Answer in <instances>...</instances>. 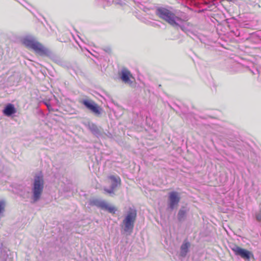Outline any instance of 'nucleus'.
I'll return each instance as SVG.
<instances>
[{"label":"nucleus","mask_w":261,"mask_h":261,"mask_svg":"<svg viewBox=\"0 0 261 261\" xmlns=\"http://www.w3.org/2000/svg\"><path fill=\"white\" fill-rule=\"evenodd\" d=\"M180 197L176 192L169 193L168 198V208L172 211L178 204L180 201Z\"/></svg>","instance_id":"nucleus-7"},{"label":"nucleus","mask_w":261,"mask_h":261,"mask_svg":"<svg viewBox=\"0 0 261 261\" xmlns=\"http://www.w3.org/2000/svg\"><path fill=\"white\" fill-rule=\"evenodd\" d=\"M16 112L14 106L12 103L7 104L3 110V114L8 117H10Z\"/></svg>","instance_id":"nucleus-13"},{"label":"nucleus","mask_w":261,"mask_h":261,"mask_svg":"<svg viewBox=\"0 0 261 261\" xmlns=\"http://www.w3.org/2000/svg\"><path fill=\"white\" fill-rule=\"evenodd\" d=\"M85 125L93 135L97 138H103V132L101 127H98L95 123L91 122H88Z\"/></svg>","instance_id":"nucleus-8"},{"label":"nucleus","mask_w":261,"mask_h":261,"mask_svg":"<svg viewBox=\"0 0 261 261\" xmlns=\"http://www.w3.org/2000/svg\"><path fill=\"white\" fill-rule=\"evenodd\" d=\"M105 51H107V52L109 53L110 51V48H107V49H106Z\"/></svg>","instance_id":"nucleus-22"},{"label":"nucleus","mask_w":261,"mask_h":261,"mask_svg":"<svg viewBox=\"0 0 261 261\" xmlns=\"http://www.w3.org/2000/svg\"><path fill=\"white\" fill-rule=\"evenodd\" d=\"M33 50L40 56H48L50 54V51L39 42H37Z\"/></svg>","instance_id":"nucleus-11"},{"label":"nucleus","mask_w":261,"mask_h":261,"mask_svg":"<svg viewBox=\"0 0 261 261\" xmlns=\"http://www.w3.org/2000/svg\"><path fill=\"white\" fill-rule=\"evenodd\" d=\"M31 186V202L35 203L40 199L44 187V178L41 172L35 175Z\"/></svg>","instance_id":"nucleus-1"},{"label":"nucleus","mask_w":261,"mask_h":261,"mask_svg":"<svg viewBox=\"0 0 261 261\" xmlns=\"http://www.w3.org/2000/svg\"><path fill=\"white\" fill-rule=\"evenodd\" d=\"M116 188H113V187L111 186L110 189H104V190L109 194H114V190Z\"/></svg>","instance_id":"nucleus-16"},{"label":"nucleus","mask_w":261,"mask_h":261,"mask_svg":"<svg viewBox=\"0 0 261 261\" xmlns=\"http://www.w3.org/2000/svg\"><path fill=\"white\" fill-rule=\"evenodd\" d=\"M136 218V210L130 207L122 221L124 225L123 230L125 232H128L129 234L132 232Z\"/></svg>","instance_id":"nucleus-3"},{"label":"nucleus","mask_w":261,"mask_h":261,"mask_svg":"<svg viewBox=\"0 0 261 261\" xmlns=\"http://www.w3.org/2000/svg\"><path fill=\"white\" fill-rule=\"evenodd\" d=\"M108 178L111 180V186L113 188H116L121 184V179L118 176L111 175L108 176Z\"/></svg>","instance_id":"nucleus-14"},{"label":"nucleus","mask_w":261,"mask_h":261,"mask_svg":"<svg viewBox=\"0 0 261 261\" xmlns=\"http://www.w3.org/2000/svg\"><path fill=\"white\" fill-rule=\"evenodd\" d=\"M230 248L236 255L239 256L244 259L249 260L251 257H253V254L251 251L242 248L236 244L230 246Z\"/></svg>","instance_id":"nucleus-5"},{"label":"nucleus","mask_w":261,"mask_h":261,"mask_svg":"<svg viewBox=\"0 0 261 261\" xmlns=\"http://www.w3.org/2000/svg\"><path fill=\"white\" fill-rule=\"evenodd\" d=\"M155 14L172 27L179 25L176 21L179 20V18L170 9L163 7H158L155 10Z\"/></svg>","instance_id":"nucleus-2"},{"label":"nucleus","mask_w":261,"mask_h":261,"mask_svg":"<svg viewBox=\"0 0 261 261\" xmlns=\"http://www.w3.org/2000/svg\"><path fill=\"white\" fill-rule=\"evenodd\" d=\"M81 103L89 110L96 116L101 114L102 110L94 101L88 99H83Z\"/></svg>","instance_id":"nucleus-6"},{"label":"nucleus","mask_w":261,"mask_h":261,"mask_svg":"<svg viewBox=\"0 0 261 261\" xmlns=\"http://www.w3.org/2000/svg\"><path fill=\"white\" fill-rule=\"evenodd\" d=\"M191 246L190 243L187 240H185L183 241L180 248L179 255L182 257H185L189 251V248Z\"/></svg>","instance_id":"nucleus-12"},{"label":"nucleus","mask_w":261,"mask_h":261,"mask_svg":"<svg viewBox=\"0 0 261 261\" xmlns=\"http://www.w3.org/2000/svg\"><path fill=\"white\" fill-rule=\"evenodd\" d=\"M38 42L32 36H26L21 39V42L23 45L32 49H34Z\"/></svg>","instance_id":"nucleus-9"},{"label":"nucleus","mask_w":261,"mask_h":261,"mask_svg":"<svg viewBox=\"0 0 261 261\" xmlns=\"http://www.w3.org/2000/svg\"><path fill=\"white\" fill-rule=\"evenodd\" d=\"M255 218L256 220L258 222L261 221V209L258 213H256L255 214Z\"/></svg>","instance_id":"nucleus-17"},{"label":"nucleus","mask_w":261,"mask_h":261,"mask_svg":"<svg viewBox=\"0 0 261 261\" xmlns=\"http://www.w3.org/2000/svg\"><path fill=\"white\" fill-rule=\"evenodd\" d=\"M186 215V210L185 207L181 208L177 214V219L179 222H182L185 220Z\"/></svg>","instance_id":"nucleus-15"},{"label":"nucleus","mask_w":261,"mask_h":261,"mask_svg":"<svg viewBox=\"0 0 261 261\" xmlns=\"http://www.w3.org/2000/svg\"><path fill=\"white\" fill-rule=\"evenodd\" d=\"M45 105L46 106L48 110L49 111H54V110H53V109L51 108L50 105L49 103L48 102H45Z\"/></svg>","instance_id":"nucleus-19"},{"label":"nucleus","mask_w":261,"mask_h":261,"mask_svg":"<svg viewBox=\"0 0 261 261\" xmlns=\"http://www.w3.org/2000/svg\"><path fill=\"white\" fill-rule=\"evenodd\" d=\"M89 204L91 206H96L98 208L107 211L109 213L113 214H114L117 210L114 206L109 205L105 201L99 199H91Z\"/></svg>","instance_id":"nucleus-4"},{"label":"nucleus","mask_w":261,"mask_h":261,"mask_svg":"<svg viewBox=\"0 0 261 261\" xmlns=\"http://www.w3.org/2000/svg\"><path fill=\"white\" fill-rule=\"evenodd\" d=\"M5 203L3 201H0V215L4 211Z\"/></svg>","instance_id":"nucleus-18"},{"label":"nucleus","mask_w":261,"mask_h":261,"mask_svg":"<svg viewBox=\"0 0 261 261\" xmlns=\"http://www.w3.org/2000/svg\"><path fill=\"white\" fill-rule=\"evenodd\" d=\"M132 76L130 71L127 69H123L121 70L120 79L124 84L132 86L133 84V82L130 79Z\"/></svg>","instance_id":"nucleus-10"},{"label":"nucleus","mask_w":261,"mask_h":261,"mask_svg":"<svg viewBox=\"0 0 261 261\" xmlns=\"http://www.w3.org/2000/svg\"><path fill=\"white\" fill-rule=\"evenodd\" d=\"M174 27H175V28H178V27H179V28H180V29H181L182 31H183L184 32H186V30L185 27L184 26H183V25H179H179H178V26Z\"/></svg>","instance_id":"nucleus-20"},{"label":"nucleus","mask_w":261,"mask_h":261,"mask_svg":"<svg viewBox=\"0 0 261 261\" xmlns=\"http://www.w3.org/2000/svg\"><path fill=\"white\" fill-rule=\"evenodd\" d=\"M105 136L109 138H111L112 136V134L109 132L108 133V134L103 133V137H105Z\"/></svg>","instance_id":"nucleus-21"}]
</instances>
